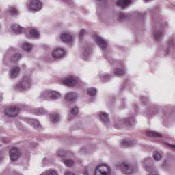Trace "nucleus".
Returning <instances> with one entry per match:
<instances>
[{
	"instance_id": "nucleus-1",
	"label": "nucleus",
	"mask_w": 175,
	"mask_h": 175,
	"mask_svg": "<svg viewBox=\"0 0 175 175\" xmlns=\"http://www.w3.org/2000/svg\"><path fill=\"white\" fill-rule=\"evenodd\" d=\"M30 85L31 79L29 77H25L18 85H16V88L18 91H25V90H28V88H29Z\"/></svg>"
},
{
	"instance_id": "nucleus-2",
	"label": "nucleus",
	"mask_w": 175,
	"mask_h": 175,
	"mask_svg": "<svg viewBox=\"0 0 175 175\" xmlns=\"http://www.w3.org/2000/svg\"><path fill=\"white\" fill-rule=\"evenodd\" d=\"M110 167L107 165H98L94 172V175H110Z\"/></svg>"
},
{
	"instance_id": "nucleus-3",
	"label": "nucleus",
	"mask_w": 175,
	"mask_h": 175,
	"mask_svg": "<svg viewBox=\"0 0 175 175\" xmlns=\"http://www.w3.org/2000/svg\"><path fill=\"white\" fill-rule=\"evenodd\" d=\"M18 111H20V109L15 105L10 106L4 111L5 116L8 117H16L18 114Z\"/></svg>"
},
{
	"instance_id": "nucleus-4",
	"label": "nucleus",
	"mask_w": 175,
	"mask_h": 175,
	"mask_svg": "<svg viewBox=\"0 0 175 175\" xmlns=\"http://www.w3.org/2000/svg\"><path fill=\"white\" fill-rule=\"evenodd\" d=\"M118 169H120L125 174H131L134 172L133 168L128 163H122L120 166H118Z\"/></svg>"
},
{
	"instance_id": "nucleus-5",
	"label": "nucleus",
	"mask_w": 175,
	"mask_h": 175,
	"mask_svg": "<svg viewBox=\"0 0 175 175\" xmlns=\"http://www.w3.org/2000/svg\"><path fill=\"white\" fill-rule=\"evenodd\" d=\"M29 8L30 10L39 12L42 9V3L39 0H32L29 3Z\"/></svg>"
},
{
	"instance_id": "nucleus-6",
	"label": "nucleus",
	"mask_w": 175,
	"mask_h": 175,
	"mask_svg": "<svg viewBox=\"0 0 175 175\" xmlns=\"http://www.w3.org/2000/svg\"><path fill=\"white\" fill-rule=\"evenodd\" d=\"M42 96L45 98V99H59L61 98V94L57 92H46L42 94Z\"/></svg>"
},
{
	"instance_id": "nucleus-7",
	"label": "nucleus",
	"mask_w": 175,
	"mask_h": 175,
	"mask_svg": "<svg viewBox=\"0 0 175 175\" xmlns=\"http://www.w3.org/2000/svg\"><path fill=\"white\" fill-rule=\"evenodd\" d=\"M20 157V150L17 148H12L10 152L11 161H17Z\"/></svg>"
},
{
	"instance_id": "nucleus-8",
	"label": "nucleus",
	"mask_w": 175,
	"mask_h": 175,
	"mask_svg": "<svg viewBox=\"0 0 175 175\" xmlns=\"http://www.w3.org/2000/svg\"><path fill=\"white\" fill-rule=\"evenodd\" d=\"M94 39L96 40V43L103 50H105L107 47V42H106V41L105 40H103V38H102L98 36H95Z\"/></svg>"
},
{
	"instance_id": "nucleus-9",
	"label": "nucleus",
	"mask_w": 175,
	"mask_h": 175,
	"mask_svg": "<svg viewBox=\"0 0 175 175\" xmlns=\"http://www.w3.org/2000/svg\"><path fill=\"white\" fill-rule=\"evenodd\" d=\"M64 54H65V51L61 48H59L53 52L52 55L55 59H58L59 58H62V57H64Z\"/></svg>"
},
{
	"instance_id": "nucleus-10",
	"label": "nucleus",
	"mask_w": 175,
	"mask_h": 175,
	"mask_svg": "<svg viewBox=\"0 0 175 175\" xmlns=\"http://www.w3.org/2000/svg\"><path fill=\"white\" fill-rule=\"evenodd\" d=\"M62 83L64 85H68V87H70V85H75V84H76V79H75V77H69L63 80Z\"/></svg>"
},
{
	"instance_id": "nucleus-11",
	"label": "nucleus",
	"mask_w": 175,
	"mask_h": 175,
	"mask_svg": "<svg viewBox=\"0 0 175 175\" xmlns=\"http://www.w3.org/2000/svg\"><path fill=\"white\" fill-rule=\"evenodd\" d=\"M18 73H20V68L18 67H12L10 69V76L12 79L17 77Z\"/></svg>"
},
{
	"instance_id": "nucleus-12",
	"label": "nucleus",
	"mask_w": 175,
	"mask_h": 175,
	"mask_svg": "<svg viewBox=\"0 0 175 175\" xmlns=\"http://www.w3.org/2000/svg\"><path fill=\"white\" fill-rule=\"evenodd\" d=\"M61 39L63 42H65L66 43H70V42L73 40L72 36L67 33H62L61 36Z\"/></svg>"
},
{
	"instance_id": "nucleus-13",
	"label": "nucleus",
	"mask_w": 175,
	"mask_h": 175,
	"mask_svg": "<svg viewBox=\"0 0 175 175\" xmlns=\"http://www.w3.org/2000/svg\"><path fill=\"white\" fill-rule=\"evenodd\" d=\"M131 2H132V0H118L116 5L117 6H120V8H125V6H128Z\"/></svg>"
},
{
	"instance_id": "nucleus-14",
	"label": "nucleus",
	"mask_w": 175,
	"mask_h": 175,
	"mask_svg": "<svg viewBox=\"0 0 175 175\" xmlns=\"http://www.w3.org/2000/svg\"><path fill=\"white\" fill-rule=\"evenodd\" d=\"M12 31L15 32V33H17L18 35L20 33H23V32L25 31V29L21 27H20L18 25H12Z\"/></svg>"
},
{
	"instance_id": "nucleus-15",
	"label": "nucleus",
	"mask_w": 175,
	"mask_h": 175,
	"mask_svg": "<svg viewBox=\"0 0 175 175\" xmlns=\"http://www.w3.org/2000/svg\"><path fill=\"white\" fill-rule=\"evenodd\" d=\"M146 135L149 137H162V134L152 131H146Z\"/></svg>"
},
{
	"instance_id": "nucleus-16",
	"label": "nucleus",
	"mask_w": 175,
	"mask_h": 175,
	"mask_svg": "<svg viewBox=\"0 0 175 175\" xmlns=\"http://www.w3.org/2000/svg\"><path fill=\"white\" fill-rule=\"evenodd\" d=\"M100 118L103 122H109V115L107 113L102 112Z\"/></svg>"
},
{
	"instance_id": "nucleus-17",
	"label": "nucleus",
	"mask_w": 175,
	"mask_h": 175,
	"mask_svg": "<svg viewBox=\"0 0 175 175\" xmlns=\"http://www.w3.org/2000/svg\"><path fill=\"white\" fill-rule=\"evenodd\" d=\"M51 120L53 124H55V122L59 121V115L57 113H52L51 115Z\"/></svg>"
},
{
	"instance_id": "nucleus-18",
	"label": "nucleus",
	"mask_w": 175,
	"mask_h": 175,
	"mask_svg": "<svg viewBox=\"0 0 175 175\" xmlns=\"http://www.w3.org/2000/svg\"><path fill=\"white\" fill-rule=\"evenodd\" d=\"M76 98H77V96L75 93H68L66 96V98L67 99V100H70V101L75 100Z\"/></svg>"
},
{
	"instance_id": "nucleus-19",
	"label": "nucleus",
	"mask_w": 175,
	"mask_h": 175,
	"mask_svg": "<svg viewBox=\"0 0 175 175\" xmlns=\"http://www.w3.org/2000/svg\"><path fill=\"white\" fill-rule=\"evenodd\" d=\"M22 49L23 50H25V51H31V49H32V45L27 42H24L22 44Z\"/></svg>"
},
{
	"instance_id": "nucleus-20",
	"label": "nucleus",
	"mask_w": 175,
	"mask_h": 175,
	"mask_svg": "<svg viewBox=\"0 0 175 175\" xmlns=\"http://www.w3.org/2000/svg\"><path fill=\"white\" fill-rule=\"evenodd\" d=\"M115 75H118L119 76H124L125 75V70L124 68H116L114 71Z\"/></svg>"
},
{
	"instance_id": "nucleus-21",
	"label": "nucleus",
	"mask_w": 175,
	"mask_h": 175,
	"mask_svg": "<svg viewBox=\"0 0 175 175\" xmlns=\"http://www.w3.org/2000/svg\"><path fill=\"white\" fill-rule=\"evenodd\" d=\"M121 143L123 147H131L133 146L132 142L131 140H124L122 141Z\"/></svg>"
},
{
	"instance_id": "nucleus-22",
	"label": "nucleus",
	"mask_w": 175,
	"mask_h": 175,
	"mask_svg": "<svg viewBox=\"0 0 175 175\" xmlns=\"http://www.w3.org/2000/svg\"><path fill=\"white\" fill-rule=\"evenodd\" d=\"M20 58H21V55H20L19 53H16L12 57L11 62H17L18 59H20Z\"/></svg>"
},
{
	"instance_id": "nucleus-23",
	"label": "nucleus",
	"mask_w": 175,
	"mask_h": 175,
	"mask_svg": "<svg viewBox=\"0 0 175 175\" xmlns=\"http://www.w3.org/2000/svg\"><path fill=\"white\" fill-rule=\"evenodd\" d=\"M153 158L155 161H161L162 159V156L160 152L156 151L153 153Z\"/></svg>"
},
{
	"instance_id": "nucleus-24",
	"label": "nucleus",
	"mask_w": 175,
	"mask_h": 175,
	"mask_svg": "<svg viewBox=\"0 0 175 175\" xmlns=\"http://www.w3.org/2000/svg\"><path fill=\"white\" fill-rule=\"evenodd\" d=\"M87 92L90 96H95V95H96V89L89 88L88 89Z\"/></svg>"
},
{
	"instance_id": "nucleus-25",
	"label": "nucleus",
	"mask_w": 175,
	"mask_h": 175,
	"mask_svg": "<svg viewBox=\"0 0 175 175\" xmlns=\"http://www.w3.org/2000/svg\"><path fill=\"white\" fill-rule=\"evenodd\" d=\"M30 122H31V124L34 128H40V124L39 123V122L37 120L31 119Z\"/></svg>"
},
{
	"instance_id": "nucleus-26",
	"label": "nucleus",
	"mask_w": 175,
	"mask_h": 175,
	"mask_svg": "<svg viewBox=\"0 0 175 175\" xmlns=\"http://www.w3.org/2000/svg\"><path fill=\"white\" fill-rule=\"evenodd\" d=\"M64 163L67 167H71V166H73L75 162L72 160L67 159L64 161Z\"/></svg>"
},
{
	"instance_id": "nucleus-27",
	"label": "nucleus",
	"mask_w": 175,
	"mask_h": 175,
	"mask_svg": "<svg viewBox=\"0 0 175 175\" xmlns=\"http://www.w3.org/2000/svg\"><path fill=\"white\" fill-rule=\"evenodd\" d=\"M9 13L10 16H17L18 14V12L15 8H10Z\"/></svg>"
},
{
	"instance_id": "nucleus-28",
	"label": "nucleus",
	"mask_w": 175,
	"mask_h": 175,
	"mask_svg": "<svg viewBox=\"0 0 175 175\" xmlns=\"http://www.w3.org/2000/svg\"><path fill=\"white\" fill-rule=\"evenodd\" d=\"M162 36H163V32L161 31H157L154 33V38L156 40H159Z\"/></svg>"
},
{
	"instance_id": "nucleus-29",
	"label": "nucleus",
	"mask_w": 175,
	"mask_h": 175,
	"mask_svg": "<svg viewBox=\"0 0 175 175\" xmlns=\"http://www.w3.org/2000/svg\"><path fill=\"white\" fill-rule=\"evenodd\" d=\"M29 33L33 38H39V32L36 29L30 30Z\"/></svg>"
},
{
	"instance_id": "nucleus-30",
	"label": "nucleus",
	"mask_w": 175,
	"mask_h": 175,
	"mask_svg": "<svg viewBox=\"0 0 175 175\" xmlns=\"http://www.w3.org/2000/svg\"><path fill=\"white\" fill-rule=\"evenodd\" d=\"M145 168H146V170H147V172H150V175H158V173L154 171V169L152 167L147 166V167H145Z\"/></svg>"
},
{
	"instance_id": "nucleus-31",
	"label": "nucleus",
	"mask_w": 175,
	"mask_h": 175,
	"mask_svg": "<svg viewBox=\"0 0 175 175\" xmlns=\"http://www.w3.org/2000/svg\"><path fill=\"white\" fill-rule=\"evenodd\" d=\"M44 174H45V175H58V173H57L55 170H48L44 173Z\"/></svg>"
},
{
	"instance_id": "nucleus-32",
	"label": "nucleus",
	"mask_w": 175,
	"mask_h": 175,
	"mask_svg": "<svg viewBox=\"0 0 175 175\" xmlns=\"http://www.w3.org/2000/svg\"><path fill=\"white\" fill-rule=\"evenodd\" d=\"M36 114H37V116H42L43 114H46V111H44V109H43V108L37 109Z\"/></svg>"
},
{
	"instance_id": "nucleus-33",
	"label": "nucleus",
	"mask_w": 175,
	"mask_h": 175,
	"mask_svg": "<svg viewBox=\"0 0 175 175\" xmlns=\"http://www.w3.org/2000/svg\"><path fill=\"white\" fill-rule=\"evenodd\" d=\"M71 114H72L73 116H76V114H77L79 113V108H77V107H75L74 108L71 109Z\"/></svg>"
},
{
	"instance_id": "nucleus-34",
	"label": "nucleus",
	"mask_w": 175,
	"mask_h": 175,
	"mask_svg": "<svg viewBox=\"0 0 175 175\" xmlns=\"http://www.w3.org/2000/svg\"><path fill=\"white\" fill-rule=\"evenodd\" d=\"M118 17L120 20H125V18H126V15L124 13H120Z\"/></svg>"
},
{
	"instance_id": "nucleus-35",
	"label": "nucleus",
	"mask_w": 175,
	"mask_h": 175,
	"mask_svg": "<svg viewBox=\"0 0 175 175\" xmlns=\"http://www.w3.org/2000/svg\"><path fill=\"white\" fill-rule=\"evenodd\" d=\"M84 35H85V30L82 29L81 30L80 33H79V36L80 38H83V36H84Z\"/></svg>"
},
{
	"instance_id": "nucleus-36",
	"label": "nucleus",
	"mask_w": 175,
	"mask_h": 175,
	"mask_svg": "<svg viewBox=\"0 0 175 175\" xmlns=\"http://www.w3.org/2000/svg\"><path fill=\"white\" fill-rule=\"evenodd\" d=\"M59 157H64L65 155V153L64 152V150H59L57 152Z\"/></svg>"
},
{
	"instance_id": "nucleus-37",
	"label": "nucleus",
	"mask_w": 175,
	"mask_h": 175,
	"mask_svg": "<svg viewBox=\"0 0 175 175\" xmlns=\"http://www.w3.org/2000/svg\"><path fill=\"white\" fill-rule=\"evenodd\" d=\"M169 46L170 48L173 47V46H174V42L173 40L170 41Z\"/></svg>"
},
{
	"instance_id": "nucleus-38",
	"label": "nucleus",
	"mask_w": 175,
	"mask_h": 175,
	"mask_svg": "<svg viewBox=\"0 0 175 175\" xmlns=\"http://www.w3.org/2000/svg\"><path fill=\"white\" fill-rule=\"evenodd\" d=\"M83 175H88V170H84Z\"/></svg>"
},
{
	"instance_id": "nucleus-39",
	"label": "nucleus",
	"mask_w": 175,
	"mask_h": 175,
	"mask_svg": "<svg viewBox=\"0 0 175 175\" xmlns=\"http://www.w3.org/2000/svg\"><path fill=\"white\" fill-rule=\"evenodd\" d=\"M105 79H109L110 77V75H107L104 76Z\"/></svg>"
},
{
	"instance_id": "nucleus-40",
	"label": "nucleus",
	"mask_w": 175,
	"mask_h": 175,
	"mask_svg": "<svg viewBox=\"0 0 175 175\" xmlns=\"http://www.w3.org/2000/svg\"><path fill=\"white\" fill-rule=\"evenodd\" d=\"M145 1V2H148V1H150V0H144Z\"/></svg>"
},
{
	"instance_id": "nucleus-41",
	"label": "nucleus",
	"mask_w": 175,
	"mask_h": 175,
	"mask_svg": "<svg viewBox=\"0 0 175 175\" xmlns=\"http://www.w3.org/2000/svg\"><path fill=\"white\" fill-rule=\"evenodd\" d=\"M167 54H169V52H168V51H167Z\"/></svg>"
}]
</instances>
